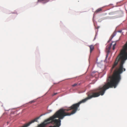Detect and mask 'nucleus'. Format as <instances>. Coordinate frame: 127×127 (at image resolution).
Listing matches in <instances>:
<instances>
[{"mask_svg":"<svg viewBox=\"0 0 127 127\" xmlns=\"http://www.w3.org/2000/svg\"><path fill=\"white\" fill-rule=\"evenodd\" d=\"M116 13L118 15V16H120L123 13L121 11H118Z\"/></svg>","mask_w":127,"mask_h":127,"instance_id":"39448f33","label":"nucleus"},{"mask_svg":"<svg viewBox=\"0 0 127 127\" xmlns=\"http://www.w3.org/2000/svg\"><path fill=\"white\" fill-rule=\"evenodd\" d=\"M109 14H110V15H112V14H113V13H109Z\"/></svg>","mask_w":127,"mask_h":127,"instance_id":"f8f14e48","label":"nucleus"},{"mask_svg":"<svg viewBox=\"0 0 127 127\" xmlns=\"http://www.w3.org/2000/svg\"><path fill=\"white\" fill-rule=\"evenodd\" d=\"M116 43H115L114 44H113V48H112L113 50H114L115 49V46H116Z\"/></svg>","mask_w":127,"mask_h":127,"instance_id":"6e6552de","label":"nucleus"},{"mask_svg":"<svg viewBox=\"0 0 127 127\" xmlns=\"http://www.w3.org/2000/svg\"><path fill=\"white\" fill-rule=\"evenodd\" d=\"M127 59V41L123 46L120 54L116 58L111 68V70H112L116 66L119 62H120L119 67V68L117 67H116L114 70H126L125 69L123 68V64Z\"/></svg>","mask_w":127,"mask_h":127,"instance_id":"f257e3e1","label":"nucleus"},{"mask_svg":"<svg viewBox=\"0 0 127 127\" xmlns=\"http://www.w3.org/2000/svg\"><path fill=\"white\" fill-rule=\"evenodd\" d=\"M78 85V84L75 83L74 84L72 85V86L73 87H75V86H76L77 85Z\"/></svg>","mask_w":127,"mask_h":127,"instance_id":"1a4fd4ad","label":"nucleus"},{"mask_svg":"<svg viewBox=\"0 0 127 127\" xmlns=\"http://www.w3.org/2000/svg\"><path fill=\"white\" fill-rule=\"evenodd\" d=\"M108 55H106V58H107L108 57Z\"/></svg>","mask_w":127,"mask_h":127,"instance_id":"ddd939ff","label":"nucleus"},{"mask_svg":"<svg viewBox=\"0 0 127 127\" xmlns=\"http://www.w3.org/2000/svg\"><path fill=\"white\" fill-rule=\"evenodd\" d=\"M57 94V93H54V94H53V95H52L53 96L54 95H56V94Z\"/></svg>","mask_w":127,"mask_h":127,"instance_id":"9d476101","label":"nucleus"},{"mask_svg":"<svg viewBox=\"0 0 127 127\" xmlns=\"http://www.w3.org/2000/svg\"><path fill=\"white\" fill-rule=\"evenodd\" d=\"M43 115H41L37 117L34 119L32 120L31 121L29 122L26 123L27 125V126H29L32 124L34 123L35 122H37V120L39 119V118L42 116Z\"/></svg>","mask_w":127,"mask_h":127,"instance_id":"f03ea898","label":"nucleus"},{"mask_svg":"<svg viewBox=\"0 0 127 127\" xmlns=\"http://www.w3.org/2000/svg\"><path fill=\"white\" fill-rule=\"evenodd\" d=\"M115 35H116V34L115 33H113L112 34L111 36V38L108 41V42H109V41H110L112 39V38H113V37Z\"/></svg>","mask_w":127,"mask_h":127,"instance_id":"0eeeda50","label":"nucleus"},{"mask_svg":"<svg viewBox=\"0 0 127 127\" xmlns=\"http://www.w3.org/2000/svg\"><path fill=\"white\" fill-rule=\"evenodd\" d=\"M112 43H111L110 45L108 46L106 48V51L108 53L110 52V50L111 48Z\"/></svg>","mask_w":127,"mask_h":127,"instance_id":"7ed1b4c3","label":"nucleus"},{"mask_svg":"<svg viewBox=\"0 0 127 127\" xmlns=\"http://www.w3.org/2000/svg\"><path fill=\"white\" fill-rule=\"evenodd\" d=\"M88 46L90 48V52L91 53L94 49V46L93 45H89Z\"/></svg>","mask_w":127,"mask_h":127,"instance_id":"20e7f679","label":"nucleus"},{"mask_svg":"<svg viewBox=\"0 0 127 127\" xmlns=\"http://www.w3.org/2000/svg\"><path fill=\"white\" fill-rule=\"evenodd\" d=\"M34 102V101L33 100L32 101L30 102L31 103H32V102Z\"/></svg>","mask_w":127,"mask_h":127,"instance_id":"9b49d317","label":"nucleus"},{"mask_svg":"<svg viewBox=\"0 0 127 127\" xmlns=\"http://www.w3.org/2000/svg\"><path fill=\"white\" fill-rule=\"evenodd\" d=\"M102 10V8H99L97 9L95 12V13H98L100 12Z\"/></svg>","mask_w":127,"mask_h":127,"instance_id":"423d86ee","label":"nucleus"}]
</instances>
